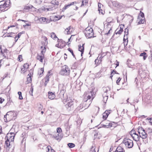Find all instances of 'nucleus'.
Masks as SVG:
<instances>
[{
	"instance_id": "obj_1",
	"label": "nucleus",
	"mask_w": 152,
	"mask_h": 152,
	"mask_svg": "<svg viewBox=\"0 0 152 152\" xmlns=\"http://www.w3.org/2000/svg\"><path fill=\"white\" fill-rule=\"evenodd\" d=\"M70 69L66 65L63 66L59 72V74L63 76H67L69 75Z\"/></svg>"
},
{
	"instance_id": "obj_2",
	"label": "nucleus",
	"mask_w": 152,
	"mask_h": 152,
	"mask_svg": "<svg viewBox=\"0 0 152 152\" xmlns=\"http://www.w3.org/2000/svg\"><path fill=\"white\" fill-rule=\"evenodd\" d=\"M84 33L85 36L88 38L94 37V33L93 29L91 27H88L86 28L84 31Z\"/></svg>"
},
{
	"instance_id": "obj_3",
	"label": "nucleus",
	"mask_w": 152,
	"mask_h": 152,
	"mask_svg": "<svg viewBox=\"0 0 152 152\" xmlns=\"http://www.w3.org/2000/svg\"><path fill=\"white\" fill-rule=\"evenodd\" d=\"M123 142L125 144L126 146L128 148H132L133 145V141L130 139L125 138Z\"/></svg>"
},
{
	"instance_id": "obj_4",
	"label": "nucleus",
	"mask_w": 152,
	"mask_h": 152,
	"mask_svg": "<svg viewBox=\"0 0 152 152\" xmlns=\"http://www.w3.org/2000/svg\"><path fill=\"white\" fill-rule=\"evenodd\" d=\"M2 1L0 2V11H5L8 9L9 4H7V2H4L3 4L1 3Z\"/></svg>"
},
{
	"instance_id": "obj_5",
	"label": "nucleus",
	"mask_w": 152,
	"mask_h": 152,
	"mask_svg": "<svg viewBox=\"0 0 152 152\" xmlns=\"http://www.w3.org/2000/svg\"><path fill=\"white\" fill-rule=\"evenodd\" d=\"M84 100L83 104L84 107L83 110H85L89 107L91 103V100H89V99H84Z\"/></svg>"
},
{
	"instance_id": "obj_6",
	"label": "nucleus",
	"mask_w": 152,
	"mask_h": 152,
	"mask_svg": "<svg viewBox=\"0 0 152 152\" xmlns=\"http://www.w3.org/2000/svg\"><path fill=\"white\" fill-rule=\"evenodd\" d=\"M94 95V92H93L92 90H91L90 92H88L86 95L87 96H86V99H89V101L91 100V101L94 98V96H93ZM85 99H86V98Z\"/></svg>"
},
{
	"instance_id": "obj_7",
	"label": "nucleus",
	"mask_w": 152,
	"mask_h": 152,
	"mask_svg": "<svg viewBox=\"0 0 152 152\" xmlns=\"http://www.w3.org/2000/svg\"><path fill=\"white\" fill-rule=\"evenodd\" d=\"M15 136V134L13 132L9 133L6 135L5 138L10 140L11 142H12L14 140Z\"/></svg>"
},
{
	"instance_id": "obj_8",
	"label": "nucleus",
	"mask_w": 152,
	"mask_h": 152,
	"mask_svg": "<svg viewBox=\"0 0 152 152\" xmlns=\"http://www.w3.org/2000/svg\"><path fill=\"white\" fill-rule=\"evenodd\" d=\"M66 107L68 110H73L74 109V106L73 102H68L66 105Z\"/></svg>"
},
{
	"instance_id": "obj_9",
	"label": "nucleus",
	"mask_w": 152,
	"mask_h": 152,
	"mask_svg": "<svg viewBox=\"0 0 152 152\" xmlns=\"http://www.w3.org/2000/svg\"><path fill=\"white\" fill-rule=\"evenodd\" d=\"M41 23L46 24L49 23L51 20L48 18L44 17L38 19Z\"/></svg>"
},
{
	"instance_id": "obj_10",
	"label": "nucleus",
	"mask_w": 152,
	"mask_h": 152,
	"mask_svg": "<svg viewBox=\"0 0 152 152\" xmlns=\"http://www.w3.org/2000/svg\"><path fill=\"white\" fill-rule=\"evenodd\" d=\"M65 90L64 89H63L60 90L59 95L61 99L63 100L64 102H66V98H64V96H66V94H65Z\"/></svg>"
},
{
	"instance_id": "obj_11",
	"label": "nucleus",
	"mask_w": 152,
	"mask_h": 152,
	"mask_svg": "<svg viewBox=\"0 0 152 152\" xmlns=\"http://www.w3.org/2000/svg\"><path fill=\"white\" fill-rule=\"evenodd\" d=\"M110 110H107L103 114V118L104 120H106L109 114L110 113Z\"/></svg>"
},
{
	"instance_id": "obj_12",
	"label": "nucleus",
	"mask_w": 152,
	"mask_h": 152,
	"mask_svg": "<svg viewBox=\"0 0 152 152\" xmlns=\"http://www.w3.org/2000/svg\"><path fill=\"white\" fill-rule=\"evenodd\" d=\"M132 137L133 138L134 140L135 141H138L140 137V135H138L136 133L133 134L132 135Z\"/></svg>"
},
{
	"instance_id": "obj_13",
	"label": "nucleus",
	"mask_w": 152,
	"mask_h": 152,
	"mask_svg": "<svg viewBox=\"0 0 152 152\" xmlns=\"http://www.w3.org/2000/svg\"><path fill=\"white\" fill-rule=\"evenodd\" d=\"M48 98L51 99H53L55 97V95L54 93L52 92H48Z\"/></svg>"
},
{
	"instance_id": "obj_14",
	"label": "nucleus",
	"mask_w": 152,
	"mask_h": 152,
	"mask_svg": "<svg viewBox=\"0 0 152 152\" xmlns=\"http://www.w3.org/2000/svg\"><path fill=\"white\" fill-rule=\"evenodd\" d=\"M113 19L110 17L109 18L107 19L106 22H107V26H108L110 24L113 23Z\"/></svg>"
},
{
	"instance_id": "obj_15",
	"label": "nucleus",
	"mask_w": 152,
	"mask_h": 152,
	"mask_svg": "<svg viewBox=\"0 0 152 152\" xmlns=\"http://www.w3.org/2000/svg\"><path fill=\"white\" fill-rule=\"evenodd\" d=\"M44 58V55L41 54V55H38L37 57V59L39 60L41 62H43V59Z\"/></svg>"
},
{
	"instance_id": "obj_16",
	"label": "nucleus",
	"mask_w": 152,
	"mask_h": 152,
	"mask_svg": "<svg viewBox=\"0 0 152 152\" xmlns=\"http://www.w3.org/2000/svg\"><path fill=\"white\" fill-rule=\"evenodd\" d=\"M113 5L117 8H121V4L118 2L114 1L113 2Z\"/></svg>"
},
{
	"instance_id": "obj_17",
	"label": "nucleus",
	"mask_w": 152,
	"mask_h": 152,
	"mask_svg": "<svg viewBox=\"0 0 152 152\" xmlns=\"http://www.w3.org/2000/svg\"><path fill=\"white\" fill-rule=\"evenodd\" d=\"M115 152H125V150L121 146L118 147Z\"/></svg>"
},
{
	"instance_id": "obj_18",
	"label": "nucleus",
	"mask_w": 152,
	"mask_h": 152,
	"mask_svg": "<svg viewBox=\"0 0 152 152\" xmlns=\"http://www.w3.org/2000/svg\"><path fill=\"white\" fill-rule=\"evenodd\" d=\"M140 137L142 139H145L147 137V134L146 133L145 131L140 135Z\"/></svg>"
},
{
	"instance_id": "obj_19",
	"label": "nucleus",
	"mask_w": 152,
	"mask_h": 152,
	"mask_svg": "<svg viewBox=\"0 0 152 152\" xmlns=\"http://www.w3.org/2000/svg\"><path fill=\"white\" fill-rule=\"evenodd\" d=\"M106 122H107L106 123V124H104L103 125L102 127L104 128H109L111 126V124L110 122H109V121H106Z\"/></svg>"
},
{
	"instance_id": "obj_20",
	"label": "nucleus",
	"mask_w": 152,
	"mask_h": 152,
	"mask_svg": "<svg viewBox=\"0 0 152 152\" xmlns=\"http://www.w3.org/2000/svg\"><path fill=\"white\" fill-rule=\"evenodd\" d=\"M77 3L76 1L72 2L70 4H68L67 5L65 6L63 8V9L66 10L67 8L69 7L70 6H71V5H73L75 4H76Z\"/></svg>"
},
{
	"instance_id": "obj_21",
	"label": "nucleus",
	"mask_w": 152,
	"mask_h": 152,
	"mask_svg": "<svg viewBox=\"0 0 152 152\" xmlns=\"http://www.w3.org/2000/svg\"><path fill=\"white\" fill-rule=\"evenodd\" d=\"M144 18L140 17L138 18V20L139 21L138 22V24H141L143 23L144 22Z\"/></svg>"
},
{
	"instance_id": "obj_22",
	"label": "nucleus",
	"mask_w": 152,
	"mask_h": 152,
	"mask_svg": "<svg viewBox=\"0 0 152 152\" xmlns=\"http://www.w3.org/2000/svg\"><path fill=\"white\" fill-rule=\"evenodd\" d=\"M46 150L47 152H54V150L52 149L50 146H48L46 147Z\"/></svg>"
},
{
	"instance_id": "obj_23",
	"label": "nucleus",
	"mask_w": 152,
	"mask_h": 152,
	"mask_svg": "<svg viewBox=\"0 0 152 152\" xmlns=\"http://www.w3.org/2000/svg\"><path fill=\"white\" fill-rule=\"evenodd\" d=\"M145 131V130L141 127H139L138 129V132L140 135Z\"/></svg>"
},
{
	"instance_id": "obj_24",
	"label": "nucleus",
	"mask_w": 152,
	"mask_h": 152,
	"mask_svg": "<svg viewBox=\"0 0 152 152\" xmlns=\"http://www.w3.org/2000/svg\"><path fill=\"white\" fill-rule=\"evenodd\" d=\"M84 45V44H83L82 46L79 45L78 46V50L81 52H82V53H83L84 51V47H83Z\"/></svg>"
},
{
	"instance_id": "obj_25",
	"label": "nucleus",
	"mask_w": 152,
	"mask_h": 152,
	"mask_svg": "<svg viewBox=\"0 0 152 152\" xmlns=\"http://www.w3.org/2000/svg\"><path fill=\"white\" fill-rule=\"evenodd\" d=\"M10 140L7 139V140L5 142V145H6L7 148H10L9 147L10 146Z\"/></svg>"
},
{
	"instance_id": "obj_26",
	"label": "nucleus",
	"mask_w": 152,
	"mask_h": 152,
	"mask_svg": "<svg viewBox=\"0 0 152 152\" xmlns=\"http://www.w3.org/2000/svg\"><path fill=\"white\" fill-rule=\"evenodd\" d=\"M57 8V7L53 6L52 7H50L49 8H46V10H47L48 11H51L56 9Z\"/></svg>"
},
{
	"instance_id": "obj_27",
	"label": "nucleus",
	"mask_w": 152,
	"mask_h": 152,
	"mask_svg": "<svg viewBox=\"0 0 152 152\" xmlns=\"http://www.w3.org/2000/svg\"><path fill=\"white\" fill-rule=\"evenodd\" d=\"M51 3L52 4H53L54 5H57L56 7H57V6L59 4V2L56 1V0H53L51 1Z\"/></svg>"
},
{
	"instance_id": "obj_28",
	"label": "nucleus",
	"mask_w": 152,
	"mask_h": 152,
	"mask_svg": "<svg viewBox=\"0 0 152 152\" xmlns=\"http://www.w3.org/2000/svg\"><path fill=\"white\" fill-rule=\"evenodd\" d=\"M71 26H69L68 28H66L65 29V31L66 32V34H70L71 32L70 31V29L71 28Z\"/></svg>"
},
{
	"instance_id": "obj_29",
	"label": "nucleus",
	"mask_w": 152,
	"mask_h": 152,
	"mask_svg": "<svg viewBox=\"0 0 152 152\" xmlns=\"http://www.w3.org/2000/svg\"><path fill=\"white\" fill-rule=\"evenodd\" d=\"M83 103H82L81 104H80L78 107H77V109L78 110H80L81 109V111H83V110H83Z\"/></svg>"
},
{
	"instance_id": "obj_30",
	"label": "nucleus",
	"mask_w": 152,
	"mask_h": 152,
	"mask_svg": "<svg viewBox=\"0 0 152 152\" xmlns=\"http://www.w3.org/2000/svg\"><path fill=\"white\" fill-rule=\"evenodd\" d=\"M53 137L57 140H58L59 139V134H58L56 133V134L53 135Z\"/></svg>"
},
{
	"instance_id": "obj_31",
	"label": "nucleus",
	"mask_w": 152,
	"mask_h": 152,
	"mask_svg": "<svg viewBox=\"0 0 152 152\" xmlns=\"http://www.w3.org/2000/svg\"><path fill=\"white\" fill-rule=\"evenodd\" d=\"M28 77H27V82L28 83H30L32 81L31 77L30 75H28Z\"/></svg>"
},
{
	"instance_id": "obj_32",
	"label": "nucleus",
	"mask_w": 152,
	"mask_h": 152,
	"mask_svg": "<svg viewBox=\"0 0 152 152\" xmlns=\"http://www.w3.org/2000/svg\"><path fill=\"white\" fill-rule=\"evenodd\" d=\"M123 31V28H121V27H120V30L119 31H118L117 32H116L115 34H118L120 35L122 32Z\"/></svg>"
},
{
	"instance_id": "obj_33",
	"label": "nucleus",
	"mask_w": 152,
	"mask_h": 152,
	"mask_svg": "<svg viewBox=\"0 0 152 152\" xmlns=\"http://www.w3.org/2000/svg\"><path fill=\"white\" fill-rule=\"evenodd\" d=\"M32 7L33 6L31 5H29L28 6H26L24 7V9L26 10H29L31 8H32Z\"/></svg>"
},
{
	"instance_id": "obj_34",
	"label": "nucleus",
	"mask_w": 152,
	"mask_h": 152,
	"mask_svg": "<svg viewBox=\"0 0 152 152\" xmlns=\"http://www.w3.org/2000/svg\"><path fill=\"white\" fill-rule=\"evenodd\" d=\"M51 37L54 39L56 38H57L56 34L54 32H52L51 33Z\"/></svg>"
},
{
	"instance_id": "obj_35",
	"label": "nucleus",
	"mask_w": 152,
	"mask_h": 152,
	"mask_svg": "<svg viewBox=\"0 0 152 152\" xmlns=\"http://www.w3.org/2000/svg\"><path fill=\"white\" fill-rule=\"evenodd\" d=\"M68 146L70 148H73L75 146L74 144L71 143H68Z\"/></svg>"
},
{
	"instance_id": "obj_36",
	"label": "nucleus",
	"mask_w": 152,
	"mask_h": 152,
	"mask_svg": "<svg viewBox=\"0 0 152 152\" xmlns=\"http://www.w3.org/2000/svg\"><path fill=\"white\" fill-rule=\"evenodd\" d=\"M9 112H7L6 114L4 116V121L5 122H7L8 121V120L7 119V116H9Z\"/></svg>"
},
{
	"instance_id": "obj_37",
	"label": "nucleus",
	"mask_w": 152,
	"mask_h": 152,
	"mask_svg": "<svg viewBox=\"0 0 152 152\" xmlns=\"http://www.w3.org/2000/svg\"><path fill=\"white\" fill-rule=\"evenodd\" d=\"M18 94L19 96V99H23V97L22 96V93L20 91H19L18 92Z\"/></svg>"
},
{
	"instance_id": "obj_38",
	"label": "nucleus",
	"mask_w": 152,
	"mask_h": 152,
	"mask_svg": "<svg viewBox=\"0 0 152 152\" xmlns=\"http://www.w3.org/2000/svg\"><path fill=\"white\" fill-rule=\"evenodd\" d=\"M46 51V48H45V46L41 51V54L44 55V53Z\"/></svg>"
},
{
	"instance_id": "obj_39",
	"label": "nucleus",
	"mask_w": 152,
	"mask_h": 152,
	"mask_svg": "<svg viewBox=\"0 0 152 152\" xmlns=\"http://www.w3.org/2000/svg\"><path fill=\"white\" fill-rule=\"evenodd\" d=\"M68 50L72 54V55L74 57H75V55L74 54V53H73V51L70 48H69L68 49Z\"/></svg>"
},
{
	"instance_id": "obj_40",
	"label": "nucleus",
	"mask_w": 152,
	"mask_h": 152,
	"mask_svg": "<svg viewBox=\"0 0 152 152\" xmlns=\"http://www.w3.org/2000/svg\"><path fill=\"white\" fill-rule=\"evenodd\" d=\"M18 59L19 61H21L23 60L22 56V55H19L18 56Z\"/></svg>"
},
{
	"instance_id": "obj_41",
	"label": "nucleus",
	"mask_w": 152,
	"mask_h": 152,
	"mask_svg": "<svg viewBox=\"0 0 152 152\" xmlns=\"http://www.w3.org/2000/svg\"><path fill=\"white\" fill-rule=\"evenodd\" d=\"M108 99V96H105L104 97H103V102L104 103H106Z\"/></svg>"
},
{
	"instance_id": "obj_42",
	"label": "nucleus",
	"mask_w": 152,
	"mask_h": 152,
	"mask_svg": "<svg viewBox=\"0 0 152 152\" xmlns=\"http://www.w3.org/2000/svg\"><path fill=\"white\" fill-rule=\"evenodd\" d=\"M8 34H10L11 37H13L14 36H15V34L13 32H10L8 33Z\"/></svg>"
},
{
	"instance_id": "obj_43",
	"label": "nucleus",
	"mask_w": 152,
	"mask_h": 152,
	"mask_svg": "<svg viewBox=\"0 0 152 152\" xmlns=\"http://www.w3.org/2000/svg\"><path fill=\"white\" fill-rule=\"evenodd\" d=\"M116 71H115L114 70H113L111 72V75L110 76V77L111 78V79H112V77H113V74H114V73H116ZM117 74H118V73H117Z\"/></svg>"
},
{
	"instance_id": "obj_44",
	"label": "nucleus",
	"mask_w": 152,
	"mask_h": 152,
	"mask_svg": "<svg viewBox=\"0 0 152 152\" xmlns=\"http://www.w3.org/2000/svg\"><path fill=\"white\" fill-rule=\"evenodd\" d=\"M99 59H98V57L96 59L94 62H95V64H96V66H97V64L99 63Z\"/></svg>"
},
{
	"instance_id": "obj_45",
	"label": "nucleus",
	"mask_w": 152,
	"mask_h": 152,
	"mask_svg": "<svg viewBox=\"0 0 152 152\" xmlns=\"http://www.w3.org/2000/svg\"><path fill=\"white\" fill-rule=\"evenodd\" d=\"M95 146H92L91 148V152H96Z\"/></svg>"
},
{
	"instance_id": "obj_46",
	"label": "nucleus",
	"mask_w": 152,
	"mask_h": 152,
	"mask_svg": "<svg viewBox=\"0 0 152 152\" xmlns=\"http://www.w3.org/2000/svg\"><path fill=\"white\" fill-rule=\"evenodd\" d=\"M62 131V130L60 128H58L57 129V134H59V133Z\"/></svg>"
},
{
	"instance_id": "obj_47",
	"label": "nucleus",
	"mask_w": 152,
	"mask_h": 152,
	"mask_svg": "<svg viewBox=\"0 0 152 152\" xmlns=\"http://www.w3.org/2000/svg\"><path fill=\"white\" fill-rule=\"evenodd\" d=\"M33 91V88L32 87H31V88L30 89V91H29L30 94L31 96H33L32 93Z\"/></svg>"
},
{
	"instance_id": "obj_48",
	"label": "nucleus",
	"mask_w": 152,
	"mask_h": 152,
	"mask_svg": "<svg viewBox=\"0 0 152 152\" xmlns=\"http://www.w3.org/2000/svg\"><path fill=\"white\" fill-rule=\"evenodd\" d=\"M125 35H127L128 34V30L127 28H126L125 29Z\"/></svg>"
},
{
	"instance_id": "obj_49",
	"label": "nucleus",
	"mask_w": 152,
	"mask_h": 152,
	"mask_svg": "<svg viewBox=\"0 0 152 152\" xmlns=\"http://www.w3.org/2000/svg\"><path fill=\"white\" fill-rule=\"evenodd\" d=\"M23 33H24V32L23 31H22V32H20V33H18V34L17 36V37H18V38H20L22 34H23Z\"/></svg>"
},
{
	"instance_id": "obj_50",
	"label": "nucleus",
	"mask_w": 152,
	"mask_h": 152,
	"mask_svg": "<svg viewBox=\"0 0 152 152\" xmlns=\"http://www.w3.org/2000/svg\"><path fill=\"white\" fill-rule=\"evenodd\" d=\"M77 74V73L75 72L74 71H73L72 72V73L71 75H72V76L73 77H75V76Z\"/></svg>"
},
{
	"instance_id": "obj_51",
	"label": "nucleus",
	"mask_w": 152,
	"mask_h": 152,
	"mask_svg": "<svg viewBox=\"0 0 152 152\" xmlns=\"http://www.w3.org/2000/svg\"><path fill=\"white\" fill-rule=\"evenodd\" d=\"M23 67H24L25 68H26L27 69L28 67V65L27 64H24L23 66Z\"/></svg>"
},
{
	"instance_id": "obj_52",
	"label": "nucleus",
	"mask_w": 152,
	"mask_h": 152,
	"mask_svg": "<svg viewBox=\"0 0 152 152\" xmlns=\"http://www.w3.org/2000/svg\"><path fill=\"white\" fill-rule=\"evenodd\" d=\"M98 11L99 12V13H101L102 14H103L104 13L103 12L102 10L101 9L99 8Z\"/></svg>"
},
{
	"instance_id": "obj_53",
	"label": "nucleus",
	"mask_w": 152,
	"mask_h": 152,
	"mask_svg": "<svg viewBox=\"0 0 152 152\" xmlns=\"http://www.w3.org/2000/svg\"><path fill=\"white\" fill-rule=\"evenodd\" d=\"M121 78H120V77L118 78V80H117V81H116V83H117V84L119 85V82H120V81L121 80Z\"/></svg>"
},
{
	"instance_id": "obj_54",
	"label": "nucleus",
	"mask_w": 152,
	"mask_h": 152,
	"mask_svg": "<svg viewBox=\"0 0 152 152\" xmlns=\"http://www.w3.org/2000/svg\"><path fill=\"white\" fill-rule=\"evenodd\" d=\"M103 56H101L99 58V64H100L102 61V58L103 57Z\"/></svg>"
},
{
	"instance_id": "obj_55",
	"label": "nucleus",
	"mask_w": 152,
	"mask_h": 152,
	"mask_svg": "<svg viewBox=\"0 0 152 152\" xmlns=\"http://www.w3.org/2000/svg\"><path fill=\"white\" fill-rule=\"evenodd\" d=\"M135 133H136L135 132L134 130H132L130 132V134L132 136L133 134H134Z\"/></svg>"
},
{
	"instance_id": "obj_56",
	"label": "nucleus",
	"mask_w": 152,
	"mask_h": 152,
	"mask_svg": "<svg viewBox=\"0 0 152 152\" xmlns=\"http://www.w3.org/2000/svg\"><path fill=\"white\" fill-rule=\"evenodd\" d=\"M146 55V53L145 52H143L142 53H141L140 54V56H143L145 55Z\"/></svg>"
},
{
	"instance_id": "obj_57",
	"label": "nucleus",
	"mask_w": 152,
	"mask_h": 152,
	"mask_svg": "<svg viewBox=\"0 0 152 152\" xmlns=\"http://www.w3.org/2000/svg\"><path fill=\"white\" fill-rule=\"evenodd\" d=\"M109 28H110V30L108 31V32L106 33V34H107V35H108V34H109L110 33V31L111 30V29L112 28V27H110Z\"/></svg>"
},
{
	"instance_id": "obj_58",
	"label": "nucleus",
	"mask_w": 152,
	"mask_h": 152,
	"mask_svg": "<svg viewBox=\"0 0 152 152\" xmlns=\"http://www.w3.org/2000/svg\"><path fill=\"white\" fill-rule=\"evenodd\" d=\"M101 6H102V7H103V5L102 4L100 3H99L98 4V6L99 8L101 9Z\"/></svg>"
},
{
	"instance_id": "obj_59",
	"label": "nucleus",
	"mask_w": 152,
	"mask_h": 152,
	"mask_svg": "<svg viewBox=\"0 0 152 152\" xmlns=\"http://www.w3.org/2000/svg\"><path fill=\"white\" fill-rule=\"evenodd\" d=\"M40 71L42 72V73H40L39 75H40L42 74L43 72H44V69L43 68H41L40 69Z\"/></svg>"
},
{
	"instance_id": "obj_60",
	"label": "nucleus",
	"mask_w": 152,
	"mask_h": 152,
	"mask_svg": "<svg viewBox=\"0 0 152 152\" xmlns=\"http://www.w3.org/2000/svg\"><path fill=\"white\" fill-rule=\"evenodd\" d=\"M4 101V99H1V98H0V103H2Z\"/></svg>"
},
{
	"instance_id": "obj_61",
	"label": "nucleus",
	"mask_w": 152,
	"mask_h": 152,
	"mask_svg": "<svg viewBox=\"0 0 152 152\" xmlns=\"http://www.w3.org/2000/svg\"><path fill=\"white\" fill-rule=\"evenodd\" d=\"M49 77H46V80H45V83H48V81H49Z\"/></svg>"
},
{
	"instance_id": "obj_62",
	"label": "nucleus",
	"mask_w": 152,
	"mask_h": 152,
	"mask_svg": "<svg viewBox=\"0 0 152 152\" xmlns=\"http://www.w3.org/2000/svg\"><path fill=\"white\" fill-rule=\"evenodd\" d=\"M16 25H11L10 26H9L8 27V28L9 29V28H10V27H15L16 26Z\"/></svg>"
},
{
	"instance_id": "obj_63",
	"label": "nucleus",
	"mask_w": 152,
	"mask_h": 152,
	"mask_svg": "<svg viewBox=\"0 0 152 152\" xmlns=\"http://www.w3.org/2000/svg\"><path fill=\"white\" fill-rule=\"evenodd\" d=\"M149 119H150V121H149V123L151 125H152V118H149Z\"/></svg>"
},
{
	"instance_id": "obj_64",
	"label": "nucleus",
	"mask_w": 152,
	"mask_h": 152,
	"mask_svg": "<svg viewBox=\"0 0 152 152\" xmlns=\"http://www.w3.org/2000/svg\"><path fill=\"white\" fill-rule=\"evenodd\" d=\"M84 4L85 5H86L88 3V0H84Z\"/></svg>"
}]
</instances>
